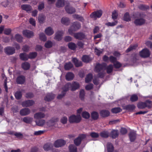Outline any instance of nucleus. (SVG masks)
<instances>
[{
    "label": "nucleus",
    "instance_id": "obj_1",
    "mask_svg": "<svg viewBox=\"0 0 152 152\" xmlns=\"http://www.w3.org/2000/svg\"><path fill=\"white\" fill-rule=\"evenodd\" d=\"M106 66L105 63L98 64H96L95 69L96 72H100L98 75V76L99 77L102 78L104 76L105 74L104 70H106Z\"/></svg>",
    "mask_w": 152,
    "mask_h": 152
},
{
    "label": "nucleus",
    "instance_id": "obj_2",
    "mask_svg": "<svg viewBox=\"0 0 152 152\" xmlns=\"http://www.w3.org/2000/svg\"><path fill=\"white\" fill-rule=\"evenodd\" d=\"M81 27L80 24L78 22H74L68 29V31L70 35H72L74 31H76Z\"/></svg>",
    "mask_w": 152,
    "mask_h": 152
},
{
    "label": "nucleus",
    "instance_id": "obj_3",
    "mask_svg": "<svg viewBox=\"0 0 152 152\" xmlns=\"http://www.w3.org/2000/svg\"><path fill=\"white\" fill-rule=\"evenodd\" d=\"M81 119V116L80 115H72L69 118V121L70 123H78L80 122Z\"/></svg>",
    "mask_w": 152,
    "mask_h": 152
},
{
    "label": "nucleus",
    "instance_id": "obj_4",
    "mask_svg": "<svg viewBox=\"0 0 152 152\" xmlns=\"http://www.w3.org/2000/svg\"><path fill=\"white\" fill-rule=\"evenodd\" d=\"M139 55L141 57L147 58L149 56L150 53L149 50L147 48H144L140 52Z\"/></svg>",
    "mask_w": 152,
    "mask_h": 152
},
{
    "label": "nucleus",
    "instance_id": "obj_5",
    "mask_svg": "<svg viewBox=\"0 0 152 152\" xmlns=\"http://www.w3.org/2000/svg\"><path fill=\"white\" fill-rule=\"evenodd\" d=\"M102 11L99 10L96 11H95L92 12L90 15L91 18L96 20L97 18H99L102 16Z\"/></svg>",
    "mask_w": 152,
    "mask_h": 152
},
{
    "label": "nucleus",
    "instance_id": "obj_6",
    "mask_svg": "<svg viewBox=\"0 0 152 152\" xmlns=\"http://www.w3.org/2000/svg\"><path fill=\"white\" fill-rule=\"evenodd\" d=\"M151 102L147 100L144 102H140L137 104V107L140 109H143L146 107H149L151 106Z\"/></svg>",
    "mask_w": 152,
    "mask_h": 152
},
{
    "label": "nucleus",
    "instance_id": "obj_7",
    "mask_svg": "<svg viewBox=\"0 0 152 152\" xmlns=\"http://www.w3.org/2000/svg\"><path fill=\"white\" fill-rule=\"evenodd\" d=\"M66 144V142L62 139H58L55 141L53 146L56 148H58L63 146Z\"/></svg>",
    "mask_w": 152,
    "mask_h": 152
},
{
    "label": "nucleus",
    "instance_id": "obj_8",
    "mask_svg": "<svg viewBox=\"0 0 152 152\" xmlns=\"http://www.w3.org/2000/svg\"><path fill=\"white\" fill-rule=\"evenodd\" d=\"M63 34L64 32L62 31H58L55 33L54 39L58 41L61 40Z\"/></svg>",
    "mask_w": 152,
    "mask_h": 152
},
{
    "label": "nucleus",
    "instance_id": "obj_9",
    "mask_svg": "<svg viewBox=\"0 0 152 152\" xmlns=\"http://www.w3.org/2000/svg\"><path fill=\"white\" fill-rule=\"evenodd\" d=\"M74 37L76 39L78 40H82L85 38V35L82 32H77L74 34Z\"/></svg>",
    "mask_w": 152,
    "mask_h": 152
},
{
    "label": "nucleus",
    "instance_id": "obj_10",
    "mask_svg": "<svg viewBox=\"0 0 152 152\" xmlns=\"http://www.w3.org/2000/svg\"><path fill=\"white\" fill-rule=\"evenodd\" d=\"M65 9L66 12L69 14H74L76 12L75 8L71 6H66L65 7Z\"/></svg>",
    "mask_w": 152,
    "mask_h": 152
},
{
    "label": "nucleus",
    "instance_id": "obj_11",
    "mask_svg": "<svg viewBox=\"0 0 152 152\" xmlns=\"http://www.w3.org/2000/svg\"><path fill=\"white\" fill-rule=\"evenodd\" d=\"M34 104V102L32 100H28L23 102L22 105L23 107H28Z\"/></svg>",
    "mask_w": 152,
    "mask_h": 152
},
{
    "label": "nucleus",
    "instance_id": "obj_12",
    "mask_svg": "<svg viewBox=\"0 0 152 152\" xmlns=\"http://www.w3.org/2000/svg\"><path fill=\"white\" fill-rule=\"evenodd\" d=\"M45 115L43 113L41 112H38L34 115V118L36 119H38L44 118L45 117Z\"/></svg>",
    "mask_w": 152,
    "mask_h": 152
},
{
    "label": "nucleus",
    "instance_id": "obj_13",
    "mask_svg": "<svg viewBox=\"0 0 152 152\" xmlns=\"http://www.w3.org/2000/svg\"><path fill=\"white\" fill-rule=\"evenodd\" d=\"M31 112L30 110L28 108H25L21 110L20 114L22 116H25L29 114Z\"/></svg>",
    "mask_w": 152,
    "mask_h": 152
},
{
    "label": "nucleus",
    "instance_id": "obj_14",
    "mask_svg": "<svg viewBox=\"0 0 152 152\" xmlns=\"http://www.w3.org/2000/svg\"><path fill=\"white\" fill-rule=\"evenodd\" d=\"M23 34L25 36L28 38H30L34 36L33 32L28 30H25L23 31Z\"/></svg>",
    "mask_w": 152,
    "mask_h": 152
},
{
    "label": "nucleus",
    "instance_id": "obj_15",
    "mask_svg": "<svg viewBox=\"0 0 152 152\" xmlns=\"http://www.w3.org/2000/svg\"><path fill=\"white\" fill-rule=\"evenodd\" d=\"M145 22V20L144 19L142 18H140L135 19L134 22L137 26H141L144 24Z\"/></svg>",
    "mask_w": 152,
    "mask_h": 152
},
{
    "label": "nucleus",
    "instance_id": "obj_16",
    "mask_svg": "<svg viewBox=\"0 0 152 152\" xmlns=\"http://www.w3.org/2000/svg\"><path fill=\"white\" fill-rule=\"evenodd\" d=\"M71 90L72 91H74L78 89L80 87L79 83L76 82H73L72 83H71Z\"/></svg>",
    "mask_w": 152,
    "mask_h": 152
},
{
    "label": "nucleus",
    "instance_id": "obj_17",
    "mask_svg": "<svg viewBox=\"0 0 152 152\" xmlns=\"http://www.w3.org/2000/svg\"><path fill=\"white\" fill-rule=\"evenodd\" d=\"M58 120V118H53L46 122V124L48 127H51L55 125L56 122Z\"/></svg>",
    "mask_w": 152,
    "mask_h": 152
},
{
    "label": "nucleus",
    "instance_id": "obj_18",
    "mask_svg": "<svg viewBox=\"0 0 152 152\" xmlns=\"http://www.w3.org/2000/svg\"><path fill=\"white\" fill-rule=\"evenodd\" d=\"M4 51L7 54L12 55L15 53V49L13 48L8 47L5 49Z\"/></svg>",
    "mask_w": 152,
    "mask_h": 152
},
{
    "label": "nucleus",
    "instance_id": "obj_19",
    "mask_svg": "<svg viewBox=\"0 0 152 152\" xmlns=\"http://www.w3.org/2000/svg\"><path fill=\"white\" fill-rule=\"evenodd\" d=\"M53 147V145L50 143H48L45 144L43 146V148L45 151H48L51 150Z\"/></svg>",
    "mask_w": 152,
    "mask_h": 152
},
{
    "label": "nucleus",
    "instance_id": "obj_20",
    "mask_svg": "<svg viewBox=\"0 0 152 152\" xmlns=\"http://www.w3.org/2000/svg\"><path fill=\"white\" fill-rule=\"evenodd\" d=\"M45 33L48 36H50L53 34L54 33V31L53 28L50 27H48L46 28L45 30Z\"/></svg>",
    "mask_w": 152,
    "mask_h": 152
},
{
    "label": "nucleus",
    "instance_id": "obj_21",
    "mask_svg": "<svg viewBox=\"0 0 152 152\" xmlns=\"http://www.w3.org/2000/svg\"><path fill=\"white\" fill-rule=\"evenodd\" d=\"M55 97L54 94L52 93H49L47 94L44 99L45 100L49 102L53 99Z\"/></svg>",
    "mask_w": 152,
    "mask_h": 152
},
{
    "label": "nucleus",
    "instance_id": "obj_22",
    "mask_svg": "<svg viewBox=\"0 0 152 152\" xmlns=\"http://www.w3.org/2000/svg\"><path fill=\"white\" fill-rule=\"evenodd\" d=\"M25 77L24 76L21 75L18 77L16 80L17 83L19 84H22L25 81Z\"/></svg>",
    "mask_w": 152,
    "mask_h": 152
},
{
    "label": "nucleus",
    "instance_id": "obj_23",
    "mask_svg": "<svg viewBox=\"0 0 152 152\" xmlns=\"http://www.w3.org/2000/svg\"><path fill=\"white\" fill-rule=\"evenodd\" d=\"M100 115L103 117H107L110 114V112L107 110H102L100 113Z\"/></svg>",
    "mask_w": 152,
    "mask_h": 152
},
{
    "label": "nucleus",
    "instance_id": "obj_24",
    "mask_svg": "<svg viewBox=\"0 0 152 152\" xmlns=\"http://www.w3.org/2000/svg\"><path fill=\"white\" fill-rule=\"evenodd\" d=\"M135 108V106L133 104H129L124 107V109L126 110L129 112L132 111Z\"/></svg>",
    "mask_w": 152,
    "mask_h": 152
},
{
    "label": "nucleus",
    "instance_id": "obj_25",
    "mask_svg": "<svg viewBox=\"0 0 152 152\" xmlns=\"http://www.w3.org/2000/svg\"><path fill=\"white\" fill-rule=\"evenodd\" d=\"M73 62L74 63L76 67H79L82 66V63L81 61H79L77 58H74L72 59Z\"/></svg>",
    "mask_w": 152,
    "mask_h": 152
},
{
    "label": "nucleus",
    "instance_id": "obj_26",
    "mask_svg": "<svg viewBox=\"0 0 152 152\" xmlns=\"http://www.w3.org/2000/svg\"><path fill=\"white\" fill-rule=\"evenodd\" d=\"M74 77V75L71 72H69L66 75V80L69 81L73 79Z\"/></svg>",
    "mask_w": 152,
    "mask_h": 152
},
{
    "label": "nucleus",
    "instance_id": "obj_27",
    "mask_svg": "<svg viewBox=\"0 0 152 152\" xmlns=\"http://www.w3.org/2000/svg\"><path fill=\"white\" fill-rule=\"evenodd\" d=\"M36 124L39 126H42L46 123L45 120L43 119H40L39 120H36L35 121Z\"/></svg>",
    "mask_w": 152,
    "mask_h": 152
},
{
    "label": "nucleus",
    "instance_id": "obj_28",
    "mask_svg": "<svg viewBox=\"0 0 152 152\" xmlns=\"http://www.w3.org/2000/svg\"><path fill=\"white\" fill-rule=\"evenodd\" d=\"M20 59L23 61H26L29 58L28 55L25 53H21L20 54Z\"/></svg>",
    "mask_w": 152,
    "mask_h": 152
},
{
    "label": "nucleus",
    "instance_id": "obj_29",
    "mask_svg": "<svg viewBox=\"0 0 152 152\" xmlns=\"http://www.w3.org/2000/svg\"><path fill=\"white\" fill-rule=\"evenodd\" d=\"M2 78L3 79H4V88L5 91L6 92H8V88H7V78L6 77V76L5 75L3 74L2 75Z\"/></svg>",
    "mask_w": 152,
    "mask_h": 152
},
{
    "label": "nucleus",
    "instance_id": "obj_30",
    "mask_svg": "<svg viewBox=\"0 0 152 152\" xmlns=\"http://www.w3.org/2000/svg\"><path fill=\"white\" fill-rule=\"evenodd\" d=\"M71 83H66L64 86L62 88V91L64 93H66L69 89L71 88Z\"/></svg>",
    "mask_w": 152,
    "mask_h": 152
},
{
    "label": "nucleus",
    "instance_id": "obj_31",
    "mask_svg": "<svg viewBox=\"0 0 152 152\" xmlns=\"http://www.w3.org/2000/svg\"><path fill=\"white\" fill-rule=\"evenodd\" d=\"M130 140L131 142H133L136 138V134L135 132H131L129 134Z\"/></svg>",
    "mask_w": 152,
    "mask_h": 152
},
{
    "label": "nucleus",
    "instance_id": "obj_32",
    "mask_svg": "<svg viewBox=\"0 0 152 152\" xmlns=\"http://www.w3.org/2000/svg\"><path fill=\"white\" fill-rule=\"evenodd\" d=\"M38 20L40 23H43L45 19V16L42 14H39L38 17Z\"/></svg>",
    "mask_w": 152,
    "mask_h": 152
},
{
    "label": "nucleus",
    "instance_id": "obj_33",
    "mask_svg": "<svg viewBox=\"0 0 152 152\" xmlns=\"http://www.w3.org/2000/svg\"><path fill=\"white\" fill-rule=\"evenodd\" d=\"M107 152H113L114 150L113 145L109 142L107 144Z\"/></svg>",
    "mask_w": 152,
    "mask_h": 152
},
{
    "label": "nucleus",
    "instance_id": "obj_34",
    "mask_svg": "<svg viewBox=\"0 0 152 152\" xmlns=\"http://www.w3.org/2000/svg\"><path fill=\"white\" fill-rule=\"evenodd\" d=\"M56 5V7L58 8L63 7L64 5V0H58Z\"/></svg>",
    "mask_w": 152,
    "mask_h": 152
},
{
    "label": "nucleus",
    "instance_id": "obj_35",
    "mask_svg": "<svg viewBox=\"0 0 152 152\" xmlns=\"http://www.w3.org/2000/svg\"><path fill=\"white\" fill-rule=\"evenodd\" d=\"M22 9L27 12L30 11L31 10L32 8L31 6L28 4H23L21 6Z\"/></svg>",
    "mask_w": 152,
    "mask_h": 152
},
{
    "label": "nucleus",
    "instance_id": "obj_36",
    "mask_svg": "<svg viewBox=\"0 0 152 152\" xmlns=\"http://www.w3.org/2000/svg\"><path fill=\"white\" fill-rule=\"evenodd\" d=\"M30 64L28 62H25L22 64V67L25 70L28 69L30 67Z\"/></svg>",
    "mask_w": 152,
    "mask_h": 152
},
{
    "label": "nucleus",
    "instance_id": "obj_37",
    "mask_svg": "<svg viewBox=\"0 0 152 152\" xmlns=\"http://www.w3.org/2000/svg\"><path fill=\"white\" fill-rule=\"evenodd\" d=\"M112 137L113 138H115L118 135V130H114L112 131L111 132Z\"/></svg>",
    "mask_w": 152,
    "mask_h": 152
},
{
    "label": "nucleus",
    "instance_id": "obj_38",
    "mask_svg": "<svg viewBox=\"0 0 152 152\" xmlns=\"http://www.w3.org/2000/svg\"><path fill=\"white\" fill-rule=\"evenodd\" d=\"M82 60L84 62L88 63L91 60V59L88 56L86 55L83 56Z\"/></svg>",
    "mask_w": 152,
    "mask_h": 152
},
{
    "label": "nucleus",
    "instance_id": "obj_39",
    "mask_svg": "<svg viewBox=\"0 0 152 152\" xmlns=\"http://www.w3.org/2000/svg\"><path fill=\"white\" fill-rule=\"evenodd\" d=\"M73 17L74 18L77 19L79 20L82 22H84V19L83 17L77 14H75L73 15Z\"/></svg>",
    "mask_w": 152,
    "mask_h": 152
},
{
    "label": "nucleus",
    "instance_id": "obj_40",
    "mask_svg": "<svg viewBox=\"0 0 152 152\" xmlns=\"http://www.w3.org/2000/svg\"><path fill=\"white\" fill-rule=\"evenodd\" d=\"M68 47L70 49L74 50L77 48V45L73 42H70L68 44Z\"/></svg>",
    "mask_w": 152,
    "mask_h": 152
},
{
    "label": "nucleus",
    "instance_id": "obj_41",
    "mask_svg": "<svg viewBox=\"0 0 152 152\" xmlns=\"http://www.w3.org/2000/svg\"><path fill=\"white\" fill-rule=\"evenodd\" d=\"M33 118L29 117H26L24 118L23 121L24 122L28 124L31 122L33 121Z\"/></svg>",
    "mask_w": 152,
    "mask_h": 152
},
{
    "label": "nucleus",
    "instance_id": "obj_42",
    "mask_svg": "<svg viewBox=\"0 0 152 152\" xmlns=\"http://www.w3.org/2000/svg\"><path fill=\"white\" fill-rule=\"evenodd\" d=\"M73 66V64L71 62H69L65 64L64 68L66 70H68L71 69Z\"/></svg>",
    "mask_w": 152,
    "mask_h": 152
},
{
    "label": "nucleus",
    "instance_id": "obj_43",
    "mask_svg": "<svg viewBox=\"0 0 152 152\" xmlns=\"http://www.w3.org/2000/svg\"><path fill=\"white\" fill-rule=\"evenodd\" d=\"M99 116L98 113L94 111L91 113V117L93 120L97 119L99 118Z\"/></svg>",
    "mask_w": 152,
    "mask_h": 152
},
{
    "label": "nucleus",
    "instance_id": "obj_44",
    "mask_svg": "<svg viewBox=\"0 0 152 152\" xmlns=\"http://www.w3.org/2000/svg\"><path fill=\"white\" fill-rule=\"evenodd\" d=\"M113 66L112 64H110L108 66H107V64L106 66V69L107 70V73L109 74L113 70Z\"/></svg>",
    "mask_w": 152,
    "mask_h": 152
},
{
    "label": "nucleus",
    "instance_id": "obj_45",
    "mask_svg": "<svg viewBox=\"0 0 152 152\" xmlns=\"http://www.w3.org/2000/svg\"><path fill=\"white\" fill-rule=\"evenodd\" d=\"M61 22L62 24L67 25L69 23V20L67 18H63L61 19Z\"/></svg>",
    "mask_w": 152,
    "mask_h": 152
},
{
    "label": "nucleus",
    "instance_id": "obj_46",
    "mask_svg": "<svg viewBox=\"0 0 152 152\" xmlns=\"http://www.w3.org/2000/svg\"><path fill=\"white\" fill-rule=\"evenodd\" d=\"M69 148L70 152H77V148L73 145H70Z\"/></svg>",
    "mask_w": 152,
    "mask_h": 152
},
{
    "label": "nucleus",
    "instance_id": "obj_47",
    "mask_svg": "<svg viewBox=\"0 0 152 152\" xmlns=\"http://www.w3.org/2000/svg\"><path fill=\"white\" fill-rule=\"evenodd\" d=\"M82 115L83 118L86 119L88 118L90 116V114L88 112L86 111H84L82 113Z\"/></svg>",
    "mask_w": 152,
    "mask_h": 152
},
{
    "label": "nucleus",
    "instance_id": "obj_48",
    "mask_svg": "<svg viewBox=\"0 0 152 152\" xmlns=\"http://www.w3.org/2000/svg\"><path fill=\"white\" fill-rule=\"evenodd\" d=\"M109 133L106 131H104L100 133V135L102 137L107 138L109 136Z\"/></svg>",
    "mask_w": 152,
    "mask_h": 152
},
{
    "label": "nucleus",
    "instance_id": "obj_49",
    "mask_svg": "<svg viewBox=\"0 0 152 152\" xmlns=\"http://www.w3.org/2000/svg\"><path fill=\"white\" fill-rule=\"evenodd\" d=\"M15 96L17 99H20L22 96L21 92L20 91L16 92L15 94Z\"/></svg>",
    "mask_w": 152,
    "mask_h": 152
},
{
    "label": "nucleus",
    "instance_id": "obj_50",
    "mask_svg": "<svg viewBox=\"0 0 152 152\" xmlns=\"http://www.w3.org/2000/svg\"><path fill=\"white\" fill-rule=\"evenodd\" d=\"M92 78V76L91 74H89L86 76L85 78V82L86 83H88L91 81Z\"/></svg>",
    "mask_w": 152,
    "mask_h": 152
},
{
    "label": "nucleus",
    "instance_id": "obj_51",
    "mask_svg": "<svg viewBox=\"0 0 152 152\" xmlns=\"http://www.w3.org/2000/svg\"><path fill=\"white\" fill-rule=\"evenodd\" d=\"M124 20L126 21H128L131 20L129 14L128 13L126 12L125 13L124 17Z\"/></svg>",
    "mask_w": 152,
    "mask_h": 152
},
{
    "label": "nucleus",
    "instance_id": "obj_52",
    "mask_svg": "<svg viewBox=\"0 0 152 152\" xmlns=\"http://www.w3.org/2000/svg\"><path fill=\"white\" fill-rule=\"evenodd\" d=\"M137 45H131L126 50L127 53L132 51L133 50L135 49L137 47Z\"/></svg>",
    "mask_w": 152,
    "mask_h": 152
},
{
    "label": "nucleus",
    "instance_id": "obj_53",
    "mask_svg": "<svg viewBox=\"0 0 152 152\" xmlns=\"http://www.w3.org/2000/svg\"><path fill=\"white\" fill-rule=\"evenodd\" d=\"M122 110L119 107L114 108L112 109L111 111L113 113H117L120 112Z\"/></svg>",
    "mask_w": 152,
    "mask_h": 152
},
{
    "label": "nucleus",
    "instance_id": "obj_54",
    "mask_svg": "<svg viewBox=\"0 0 152 152\" xmlns=\"http://www.w3.org/2000/svg\"><path fill=\"white\" fill-rule=\"evenodd\" d=\"M39 39L43 41H45L47 39V37L43 33H41L39 35Z\"/></svg>",
    "mask_w": 152,
    "mask_h": 152
},
{
    "label": "nucleus",
    "instance_id": "obj_55",
    "mask_svg": "<svg viewBox=\"0 0 152 152\" xmlns=\"http://www.w3.org/2000/svg\"><path fill=\"white\" fill-rule=\"evenodd\" d=\"M138 99L137 96L135 94H134L131 96L130 100L132 102H134L137 101Z\"/></svg>",
    "mask_w": 152,
    "mask_h": 152
},
{
    "label": "nucleus",
    "instance_id": "obj_56",
    "mask_svg": "<svg viewBox=\"0 0 152 152\" xmlns=\"http://www.w3.org/2000/svg\"><path fill=\"white\" fill-rule=\"evenodd\" d=\"M117 23V21L115 20L113 22H108L106 24V25L108 26H113L116 25Z\"/></svg>",
    "mask_w": 152,
    "mask_h": 152
},
{
    "label": "nucleus",
    "instance_id": "obj_57",
    "mask_svg": "<svg viewBox=\"0 0 152 152\" xmlns=\"http://www.w3.org/2000/svg\"><path fill=\"white\" fill-rule=\"evenodd\" d=\"M37 56V53L35 52L30 53L28 55L29 58H35Z\"/></svg>",
    "mask_w": 152,
    "mask_h": 152
},
{
    "label": "nucleus",
    "instance_id": "obj_58",
    "mask_svg": "<svg viewBox=\"0 0 152 152\" xmlns=\"http://www.w3.org/2000/svg\"><path fill=\"white\" fill-rule=\"evenodd\" d=\"M15 38L18 42H20L22 41L23 38L21 35L18 34L15 35Z\"/></svg>",
    "mask_w": 152,
    "mask_h": 152
},
{
    "label": "nucleus",
    "instance_id": "obj_59",
    "mask_svg": "<svg viewBox=\"0 0 152 152\" xmlns=\"http://www.w3.org/2000/svg\"><path fill=\"white\" fill-rule=\"evenodd\" d=\"M52 45V42L50 41H47L45 44V46L46 48H50L51 47Z\"/></svg>",
    "mask_w": 152,
    "mask_h": 152
},
{
    "label": "nucleus",
    "instance_id": "obj_60",
    "mask_svg": "<svg viewBox=\"0 0 152 152\" xmlns=\"http://www.w3.org/2000/svg\"><path fill=\"white\" fill-rule=\"evenodd\" d=\"M85 96V92L84 90H82L80 92V97L82 100H83L84 99Z\"/></svg>",
    "mask_w": 152,
    "mask_h": 152
},
{
    "label": "nucleus",
    "instance_id": "obj_61",
    "mask_svg": "<svg viewBox=\"0 0 152 152\" xmlns=\"http://www.w3.org/2000/svg\"><path fill=\"white\" fill-rule=\"evenodd\" d=\"M44 7V4L43 2H40L38 6V8L39 10L40 11Z\"/></svg>",
    "mask_w": 152,
    "mask_h": 152
},
{
    "label": "nucleus",
    "instance_id": "obj_62",
    "mask_svg": "<svg viewBox=\"0 0 152 152\" xmlns=\"http://www.w3.org/2000/svg\"><path fill=\"white\" fill-rule=\"evenodd\" d=\"M81 141V139L78 137L75 140L74 143L77 146L79 145L80 144Z\"/></svg>",
    "mask_w": 152,
    "mask_h": 152
},
{
    "label": "nucleus",
    "instance_id": "obj_63",
    "mask_svg": "<svg viewBox=\"0 0 152 152\" xmlns=\"http://www.w3.org/2000/svg\"><path fill=\"white\" fill-rule=\"evenodd\" d=\"M90 135L92 138H97L99 136V135L98 133L94 132L91 133L90 134Z\"/></svg>",
    "mask_w": 152,
    "mask_h": 152
},
{
    "label": "nucleus",
    "instance_id": "obj_64",
    "mask_svg": "<svg viewBox=\"0 0 152 152\" xmlns=\"http://www.w3.org/2000/svg\"><path fill=\"white\" fill-rule=\"evenodd\" d=\"M118 16V14L116 11H114L112 14V18L113 19H115L117 18Z\"/></svg>",
    "mask_w": 152,
    "mask_h": 152
}]
</instances>
